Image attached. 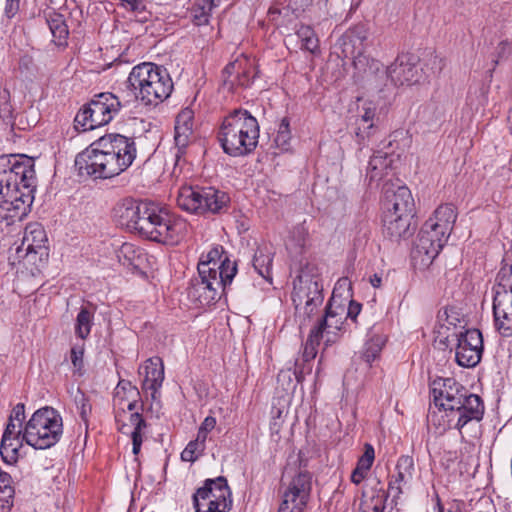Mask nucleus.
<instances>
[{"label":"nucleus","instance_id":"1","mask_svg":"<svg viewBox=\"0 0 512 512\" xmlns=\"http://www.w3.org/2000/svg\"><path fill=\"white\" fill-rule=\"evenodd\" d=\"M117 223L129 232L164 245L175 246L185 237L188 222L152 202L125 198L113 209Z\"/></svg>","mask_w":512,"mask_h":512},{"label":"nucleus","instance_id":"2","mask_svg":"<svg viewBox=\"0 0 512 512\" xmlns=\"http://www.w3.org/2000/svg\"><path fill=\"white\" fill-rule=\"evenodd\" d=\"M117 223L129 232L164 245L175 246L185 237L188 222L152 202L125 198L113 209Z\"/></svg>","mask_w":512,"mask_h":512},{"label":"nucleus","instance_id":"3","mask_svg":"<svg viewBox=\"0 0 512 512\" xmlns=\"http://www.w3.org/2000/svg\"><path fill=\"white\" fill-rule=\"evenodd\" d=\"M136 155L134 138L110 133L98 138L80 152L75 158V167L81 176L109 179L126 171Z\"/></svg>","mask_w":512,"mask_h":512},{"label":"nucleus","instance_id":"4","mask_svg":"<svg viewBox=\"0 0 512 512\" xmlns=\"http://www.w3.org/2000/svg\"><path fill=\"white\" fill-rule=\"evenodd\" d=\"M431 397L436 407L448 417L447 427L461 432L470 421H480L484 415V403L480 396L468 390L454 378L433 382Z\"/></svg>","mask_w":512,"mask_h":512},{"label":"nucleus","instance_id":"5","mask_svg":"<svg viewBox=\"0 0 512 512\" xmlns=\"http://www.w3.org/2000/svg\"><path fill=\"white\" fill-rule=\"evenodd\" d=\"M259 133L257 119L248 110L236 108L223 117L217 139L225 154L243 157L256 149Z\"/></svg>","mask_w":512,"mask_h":512},{"label":"nucleus","instance_id":"6","mask_svg":"<svg viewBox=\"0 0 512 512\" xmlns=\"http://www.w3.org/2000/svg\"><path fill=\"white\" fill-rule=\"evenodd\" d=\"M126 83L135 98L144 105H158L167 99L173 90V82L168 71L152 62L134 66Z\"/></svg>","mask_w":512,"mask_h":512},{"label":"nucleus","instance_id":"7","mask_svg":"<svg viewBox=\"0 0 512 512\" xmlns=\"http://www.w3.org/2000/svg\"><path fill=\"white\" fill-rule=\"evenodd\" d=\"M291 299L295 308V317L302 328L319 311L324 301L323 283L316 264L306 262L300 266L293 280Z\"/></svg>","mask_w":512,"mask_h":512},{"label":"nucleus","instance_id":"8","mask_svg":"<svg viewBox=\"0 0 512 512\" xmlns=\"http://www.w3.org/2000/svg\"><path fill=\"white\" fill-rule=\"evenodd\" d=\"M176 203L188 214L208 218L226 213L231 198L227 192L214 186L184 183L178 188Z\"/></svg>","mask_w":512,"mask_h":512},{"label":"nucleus","instance_id":"9","mask_svg":"<svg viewBox=\"0 0 512 512\" xmlns=\"http://www.w3.org/2000/svg\"><path fill=\"white\" fill-rule=\"evenodd\" d=\"M63 435V419L53 407L36 410L24 425L23 440L34 449H48L56 445Z\"/></svg>","mask_w":512,"mask_h":512},{"label":"nucleus","instance_id":"10","mask_svg":"<svg viewBox=\"0 0 512 512\" xmlns=\"http://www.w3.org/2000/svg\"><path fill=\"white\" fill-rule=\"evenodd\" d=\"M122 103L110 92H102L78 111L74 119V127L78 131H89L110 123L119 113Z\"/></svg>","mask_w":512,"mask_h":512},{"label":"nucleus","instance_id":"11","mask_svg":"<svg viewBox=\"0 0 512 512\" xmlns=\"http://www.w3.org/2000/svg\"><path fill=\"white\" fill-rule=\"evenodd\" d=\"M35 158L25 154L0 156V197L2 200L12 197L14 189H21L22 184L37 182Z\"/></svg>","mask_w":512,"mask_h":512},{"label":"nucleus","instance_id":"12","mask_svg":"<svg viewBox=\"0 0 512 512\" xmlns=\"http://www.w3.org/2000/svg\"><path fill=\"white\" fill-rule=\"evenodd\" d=\"M211 276L193 283V294L197 295L201 305H210L218 301L222 294L226 293L232 280L237 274L236 261L229 256L222 259L215 268H212Z\"/></svg>","mask_w":512,"mask_h":512},{"label":"nucleus","instance_id":"13","mask_svg":"<svg viewBox=\"0 0 512 512\" xmlns=\"http://www.w3.org/2000/svg\"><path fill=\"white\" fill-rule=\"evenodd\" d=\"M196 512H228L232 508L231 490L227 479L219 476L206 479L193 495Z\"/></svg>","mask_w":512,"mask_h":512},{"label":"nucleus","instance_id":"14","mask_svg":"<svg viewBox=\"0 0 512 512\" xmlns=\"http://www.w3.org/2000/svg\"><path fill=\"white\" fill-rule=\"evenodd\" d=\"M282 501L278 512H304L312 490V475L299 470L290 479L286 474L281 481Z\"/></svg>","mask_w":512,"mask_h":512},{"label":"nucleus","instance_id":"15","mask_svg":"<svg viewBox=\"0 0 512 512\" xmlns=\"http://www.w3.org/2000/svg\"><path fill=\"white\" fill-rule=\"evenodd\" d=\"M139 374L144 375L142 390L150 396L151 403L148 410L159 417L162 409L161 387L165 378L164 364L160 357L147 359L139 368Z\"/></svg>","mask_w":512,"mask_h":512},{"label":"nucleus","instance_id":"16","mask_svg":"<svg viewBox=\"0 0 512 512\" xmlns=\"http://www.w3.org/2000/svg\"><path fill=\"white\" fill-rule=\"evenodd\" d=\"M455 347V361L463 368L476 367L483 355V336L479 329L470 328L459 332Z\"/></svg>","mask_w":512,"mask_h":512},{"label":"nucleus","instance_id":"17","mask_svg":"<svg viewBox=\"0 0 512 512\" xmlns=\"http://www.w3.org/2000/svg\"><path fill=\"white\" fill-rule=\"evenodd\" d=\"M48 238L43 226L38 222L27 224L24 230L22 244L17 249L20 254L25 251L23 256L27 262L37 265V256L39 262L47 260L49 251L47 246Z\"/></svg>","mask_w":512,"mask_h":512},{"label":"nucleus","instance_id":"18","mask_svg":"<svg viewBox=\"0 0 512 512\" xmlns=\"http://www.w3.org/2000/svg\"><path fill=\"white\" fill-rule=\"evenodd\" d=\"M421 78V69L414 55L400 54L387 66V80L395 86L414 85L419 83Z\"/></svg>","mask_w":512,"mask_h":512},{"label":"nucleus","instance_id":"19","mask_svg":"<svg viewBox=\"0 0 512 512\" xmlns=\"http://www.w3.org/2000/svg\"><path fill=\"white\" fill-rule=\"evenodd\" d=\"M383 211H390L395 215L414 217L415 203L409 188L406 186H398L396 189L385 188Z\"/></svg>","mask_w":512,"mask_h":512},{"label":"nucleus","instance_id":"20","mask_svg":"<svg viewBox=\"0 0 512 512\" xmlns=\"http://www.w3.org/2000/svg\"><path fill=\"white\" fill-rule=\"evenodd\" d=\"M444 245L440 243L439 239L431 240L428 238L427 228L420 229L411 251L414 266L420 269L429 267Z\"/></svg>","mask_w":512,"mask_h":512},{"label":"nucleus","instance_id":"21","mask_svg":"<svg viewBox=\"0 0 512 512\" xmlns=\"http://www.w3.org/2000/svg\"><path fill=\"white\" fill-rule=\"evenodd\" d=\"M493 317L496 331L503 337L512 336V290L495 291Z\"/></svg>","mask_w":512,"mask_h":512},{"label":"nucleus","instance_id":"22","mask_svg":"<svg viewBox=\"0 0 512 512\" xmlns=\"http://www.w3.org/2000/svg\"><path fill=\"white\" fill-rule=\"evenodd\" d=\"M344 314L345 307L343 305H335V296L333 294L325 306L324 315L318 320L313 329L317 330L321 336L326 332V343L334 342L335 339L329 335H336L337 331L342 329Z\"/></svg>","mask_w":512,"mask_h":512},{"label":"nucleus","instance_id":"23","mask_svg":"<svg viewBox=\"0 0 512 512\" xmlns=\"http://www.w3.org/2000/svg\"><path fill=\"white\" fill-rule=\"evenodd\" d=\"M368 32L364 24H357L349 28L337 41L345 58H352L364 55V43L367 40Z\"/></svg>","mask_w":512,"mask_h":512},{"label":"nucleus","instance_id":"24","mask_svg":"<svg viewBox=\"0 0 512 512\" xmlns=\"http://www.w3.org/2000/svg\"><path fill=\"white\" fill-rule=\"evenodd\" d=\"M413 217L395 215L390 211H383V235L391 241L398 242L409 238L414 232Z\"/></svg>","mask_w":512,"mask_h":512},{"label":"nucleus","instance_id":"25","mask_svg":"<svg viewBox=\"0 0 512 512\" xmlns=\"http://www.w3.org/2000/svg\"><path fill=\"white\" fill-rule=\"evenodd\" d=\"M323 336H321L317 330L313 328L310 330V333L307 337V340L303 346L302 352V361L303 364H299L298 361L295 362V377L298 382H302L306 374H309L312 370L310 362L317 355V348L322 340Z\"/></svg>","mask_w":512,"mask_h":512},{"label":"nucleus","instance_id":"26","mask_svg":"<svg viewBox=\"0 0 512 512\" xmlns=\"http://www.w3.org/2000/svg\"><path fill=\"white\" fill-rule=\"evenodd\" d=\"M139 398H129L125 394L114 392L113 395V407L114 417L117 425V430L122 434H128L126 424L127 411H134L137 407V401Z\"/></svg>","mask_w":512,"mask_h":512},{"label":"nucleus","instance_id":"27","mask_svg":"<svg viewBox=\"0 0 512 512\" xmlns=\"http://www.w3.org/2000/svg\"><path fill=\"white\" fill-rule=\"evenodd\" d=\"M390 163L391 161L388 159L386 153L381 151L374 153L370 157L366 173L369 184L381 181L388 174Z\"/></svg>","mask_w":512,"mask_h":512},{"label":"nucleus","instance_id":"28","mask_svg":"<svg viewBox=\"0 0 512 512\" xmlns=\"http://www.w3.org/2000/svg\"><path fill=\"white\" fill-rule=\"evenodd\" d=\"M456 219V207L452 203H445L438 206L427 221H432V224H437L435 227L441 228L444 232L451 234Z\"/></svg>","mask_w":512,"mask_h":512},{"label":"nucleus","instance_id":"29","mask_svg":"<svg viewBox=\"0 0 512 512\" xmlns=\"http://www.w3.org/2000/svg\"><path fill=\"white\" fill-rule=\"evenodd\" d=\"M46 23L51 31L54 44L62 47L67 46L69 29L64 16L54 11L50 12L46 17Z\"/></svg>","mask_w":512,"mask_h":512},{"label":"nucleus","instance_id":"30","mask_svg":"<svg viewBox=\"0 0 512 512\" xmlns=\"http://www.w3.org/2000/svg\"><path fill=\"white\" fill-rule=\"evenodd\" d=\"M353 65L358 71H363L367 77H374L375 80H387V67H384L379 60L369 58L364 54L356 57Z\"/></svg>","mask_w":512,"mask_h":512},{"label":"nucleus","instance_id":"31","mask_svg":"<svg viewBox=\"0 0 512 512\" xmlns=\"http://www.w3.org/2000/svg\"><path fill=\"white\" fill-rule=\"evenodd\" d=\"M22 115H17L14 117V108L11 104L10 92L7 89H3L0 91V119L3 120L4 123L10 124L11 129L15 130H25L26 126H21Z\"/></svg>","mask_w":512,"mask_h":512},{"label":"nucleus","instance_id":"32","mask_svg":"<svg viewBox=\"0 0 512 512\" xmlns=\"http://www.w3.org/2000/svg\"><path fill=\"white\" fill-rule=\"evenodd\" d=\"M308 239L309 231L304 223H300L291 230L286 248L291 255H301L306 249Z\"/></svg>","mask_w":512,"mask_h":512},{"label":"nucleus","instance_id":"33","mask_svg":"<svg viewBox=\"0 0 512 512\" xmlns=\"http://www.w3.org/2000/svg\"><path fill=\"white\" fill-rule=\"evenodd\" d=\"M227 257L228 254L224 252L222 246L212 248L206 256L202 255L197 267L199 275L197 280H202L205 279V277L211 276L212 268H215L222 259Z\"/></svg>","mask_w":512,"mask_h":512},{"label":"nucleus","instance_id":"34","mask_svg":"<svg viewBox=\"0 0 512 512\" xmlns=\"http://www.w3.org/2000/svg\"><path fill=\"white\" fill-rule=\"evenodd\" d=\"M273 252L268 247H258L253 257L255 271L264 279L272 281Z\"/></svg>","mask_w":512,"mask_h":512},{"label":"nucleus","instance_id":"35","mask_svg":"<svg viewBox=\"0 0 512 512\" xmlns=\"http://www.w3.org/2000/svg\"><path fill=\"white\" fill-rule=\"evenodd\" d=\"M15 489L12 477L0 469V512H10L13 507Z\"/></svg>","mask_w":512,"mask_h":512},{"label":"nucleus","instance_id":"36","mask_svg":"<svg viewBox=\"0 0 512 512\" xmlns=\"http://www.w3.org/2000/svg\"><path fill=\"white\" fill-rule=\"evenodd\" d=\"M296 35L300 41L302 50H306L312 54L320 52L319 39L311 26L301 24L296 30Z\"/></svg>","mask_w":512,"mask_h":512},{"label":"nucleus","instance_id":"37","mask_svg":"<svg viewBox=\"0 0 512 512\" xmlns=\"http://www.w3.org/2000/svg\"><path fill=\"white\" fill-rule=\"evenodd\" d=\"M23 442L25 441L20 438L2 437L0 445V455L2 460L9 465L15 464L18 461L19 450L22 447Z\"/></svg>","mask_w":512,"mask_h":512},{"label":"nucleus","instance_id":"38","mask_svg":"<svg viewBox=\"0 0 512 512\" xmlns=\"http://www.w3.org/2000/svg\"><path fill=\"white\" fill-rule=\"evenodd\" d=\"M386 338L382 335H372L364 344L362 359L369 365L376 360L382 351Z\"/></svg>","mask_w":512,"mask_h":512},{"label":"nucleus","instance_id":"39","mask_svg":"<svg viewBox=\"0 0 512 512\" xmlns=\"http://www.w3.org/2000/svg\"><path fill=\"white\" fill-rule=\"evenodd\" d=\"M94 314L86 307H81L75 323V334L81 339H86L91 332Z\"/></svg>","mask_w":512,"mask_h":512},{"label":"nucleus","instance_id":"40","mask_svg":"<svg viewBox=\"0 0 512 512\" xmlns=\"http://www.w3.org/2000/svg\"><path fill=\"white\" fill-rule=\"evenodd\" d=\"M240 62H243V66L240 70H237L235 81L237 86L246 88L249 87L257 77V70L254 63L246 57L240 59Z\"/></svg>","mask_w":512,"mask_h":512},{"label":"nucleus","instance_id":"41","mask_svg":"<svg viewBox=\"0 0 512 512\" xmlns=\"http://www.w3.org/2000/svg\"><path fill=\"white\" fill-rule=\"evenodd\" d=\"M497 288L495 291H512V260L504 258L497 273Z\"/></svg>","mask_w":512,"mask_h":512},{"label":"nucleus","instance_id":"42","mask_svg":"<svg viewBox=\"0 0 512 512\" xmlns=\"http://www.w3.org/2000/svg\"><path fill=\"white\" fill-rule=\"evenodd\" d=\"M410 483L409 479H406L403 474L396 471L388 483L387 497L391 496L392 502L397 505V500L403 492L402 488Z\"/></svg>","mask_w":512,"mask_h":512},{"label":"nucleus","instance_id":"43","mask_svg":"<svg viewBox=\"0 0 512 512\" xmlns=\"http://www.w3.org/2000/svg\"><path fill=\"white\" fill-rule=\"evenodd\" d=\"M174 130V140L175 146L177 148L176 157L179 158L180 155L185 152V149L190 142V139L193 134V129L175 124Z\"/></svg>","mask_w":512,"mask_h":512},{"label":"nucleus","instance_id":"44","mask_svg":"<svg viewBox=\"0 0 512 512\" xmlns=\"http://www.w3.org/2000/svg\"><path fill=\"white\" fill-rule=\"evenodd\" d=\"M378 131L379 127L377 122L357 123V130L355 134L358 143L362 146H366V142H369L370 139L373 138Z\"/></svg>","mask_w":512,"mask_h":512},{"label":"nucleus","instance_id":"45","mask_svg":"<svg viewBox=\"0 0 512 512\" xmlns=\"http://www.w3.org/2000/svg\"><path fill=\"white\" fill-rule=\"evenodd\" d=\"M205 449L206 446L201 445L200 442L191 440L181 452V460L193 463L204 453Z\"/></svg>","mask_w":512,"mask_h":512},{"label":"nucleus","instance_id":"46","mask_svg":"<svg viewBox=\"0 0 512 512\" xmlns=\"http://www.w3.org/2000/svg\"><path fill=\"white\" fill-rule=\"evenodd\" d=\"M291 139L290 123L287 117L283 118L278 126L277 135L274 139L277 147L287 149Z\"/></svg>","mask_w":512,"mask_h":512},{"label":"nucleus","instance_id":"47","mask_svg":"<svg viewBox=\"0 0 512 512\" xmlns=\"http://www.w3.org/2000/svg\"><path fill=\"white\" fill-rule=\"evenodd\" d=\"M395 470L404 475L406 479L412 481L415 472V463L412 456L402 455L398 458Z\"/></svg>","mask_w":512,"mask_h":512},{"label":"nucleus","instance_id":"48","mask_svg":"<svg viewBox=\"0 0 512 512\" xmlns=\"http://www.w3.org/2000/svg\"><path fill=\"white\" fill-rule=\"evenodd\" d=\"M374 459H375L374 447L371 444L366 443L364 445V453L358 459L356 467L369 472L373 465Z\"/></svg>","mask_w":512,"mask_h":512},{"label":"nucleus","instance_id":"49","mask_svg":"<svg viewBox=\"0 0 512 512\" xmlns=\"http://www.w3.org/2000/svg\"><path fill=\"white\" fill-rule=\"evenodd\" d=\"M376 112L377 107L375 103H373L372 101L364 102L361 109V114L357 119V123L377 122L378 118L376 119Z\"/></svg>","mask_w":512,"mask_h":512},{"label":"nucleus","instance_id":"50","mask_svg":"<svg viewBox=\"0 0 512 512\" xmlns=\"http://www.w3.org/2000/svg\"><path fill=\"white\" fill-rule=\"evenodd\" d=\"M121 253L129 261V264L133 266H138L141 258L144 256L141 250H136L134 245L129 243H124L122 245Z\"/></svg>","mask_w":512,"mask_h":512},{"label":"nucleus","instance_id":"51","mask_svg":"<svg viewBox=\"0 0 512 512\" xmlns=\"http://www.w3.org/2000/svg\"><path fill=\"white\" fill-rule=\"evenodd\" d=\"M128 412V420L130 424H126L129 426V431L142 433V430L147 427L146 421L144 420L142 414L136 411V409L134 411Z\"/></svg>","mask_w":512,"mask_h":512},{"label":"nucleus","instance_id":"52","mask_svg":"<svg viewBox=\"0 0 512 512\" xmlns=\"http://www.w3.org/2000/svg\"><path fill=\"white\" fill-rule=\"evenodd\" d=\"M436 224H432V221H426L421 229H426L428 231V238L431 240L439 239L440 243L445 244L447 242V239L449 237L448 232H444L441 228L435 227Z\"/></svg>","mask_w":512,"mask_h":512},{"label":"nucleus","instance_id":"53","mask_svg":"<svg viewBox=\"0 0 512 512\" xmlns=\"http://www.w3.org/2000/svg\"><path fill=\"white\" fill-rule=\"evenodd\" d=\"M76 404L81 420L87 424L92 411V406L88 397H86L84 393H81L79 397H76Z\"/></svg>","mask_w":512,"mask_h":512},{"label":"nucleus","instance_id":"54","mask_svg":"<svg viewBox=\"0 0 512 512\" xmlns=\"http://www.w3.org/2000/svg\"><path fill=\"white\" fill-rule=\"evenodd\" d=\"M114 392L123 393L129 398H140V392L136 386H134L129 380H119Z\"/></svg>","mask_w":512,"mask_h":512},{"label":"nucleus","instance_id":"55","mask_svg":"<svg viewBox=\"0 0 512 512\" xmlns=\"http://www.w3.org/2000/svg\"><path fill=\"white\" fill-rule=\"evenodd\" d=\"M243 66V62H240V59H236L233 62L228 63L223 71L222 75L224 78V84L227 85L230 83V88H233L235 85V82L233 80H229V78L232 76L233 73H237V70H240V68Z\"/></svg>","mask_w":512,"mask_h":512},{"label":"nucleus","instance_id":"56","mask_svg":"<svg viewBox=\"0 0 512 512\" xmlns=\"http://www.w3.org/2000/svg\"><path fill=\"white\" fill-rule=\"evenodd\" d=\"M24 435V426L19 427V423L15 421L8 420V423L6 425V428L4 430V433L2 437L7 438H20L23 440Z\"/></svg>","mask_w":512,"mask_h":512},{"label":"nucleus","instance_id":"57","mask_svg":"<svg viewBox=\"0 0 512 512\" xmlns=\"http://www.w3.org/2000/svg\"><path fill=\"white\" fill-rule=\"evenodd\" d=\"M194 113L191 109H183L176 117L175 124L193 129Z\"/></svg>","mask_w":512,"mask_h":512},{"label":"nucleus","instance_id":"58","mask_svg":"<svg viewBox=\"0 0 512 512\" xmlns=\"http://www.w3.org/2000/svg\"><path fill=\"white\" fill-rule=\"evenodd\" d=\"M25 418V405L23 403L16 404L10 413L9 420L19 423V427H22Z\"/></svg>","mask_w":512,"mask_h":512},{"label":"nucleus","instance_id":"59","mask_svg":"<svg viewBox=\"0 0 512 512\" xmlns=\"http://www.w3.org/2000/svg\"><path fill=\"white\" fill-rule=\"evenodd\" d=\"M83 355L84 350L82 347L71 348V362L77 371H81L83 368Z\"/></svg>","mask_w":512,"mask_h":512},{"label":"nucleus","instance_id":"60","mask_svg":"<svg viewBox=\"0 0 512 512\" xmlns=\"http://www.w3.org/2000/svg\"><path fill=\"white\" fill-rule=\"evenodd\" d=\"M443 315L449 325L456 326L460 322V314L455 307H446Z\"/></svg>","mask_w":512,"mask_h":512},{"label":"nucleus","instance_id":"61","mask_svg":"<svg viewBox=\"0 0 512 512\" xmlns=\"http://www.w3.org/2000/svg\"><path fill=\"white\" fill-rule=\"evenodd\" d=\"M126 429L128 431L127 435H130L131 439H132V452L134 455H138L141 450L142 443H143L142 433L130 432L129 426Z\"/></svg>","mask_w":512,"mask_h":512},{"label":"nucleus","instance_id":"62","mask_svg":"<svg viewBox=\"0 0 512 512\" xmlns=\"http://www.w3.org/2000/svg\"><path fill=\"white\" fill-rule=\"evenodd\" d=\"M20 0H6L4 13L7 18H13L19 11Z\"/></svg>","mask_w":512,"mask_h":512},{"label":"nucleus","instance_id":"63","mask_svg":"<svg viewBox=\"0 0 512 512\" xmlns=\"http://www.w3.org/2000/svg\"><path fill=\"white\" fill-rule=\"evenodd\" d=\"M361 309L362 305L359 302L350 300L347 311L345 312L346 318H350L352 321L356 322V318L360 314Z\"/></svg>","mask_w":512,"mask_h":512},{"label":"nucleus","instance_id":"64","mask_svg":"<svg viewBox=\"0 0 512 512\" xmlns=\"http://www.w3.org/2000/svg\"><path fill=\"white\" fill-rule=\"evenodd\" d=\"M312 3L313 0H290L289 6L292 8L293 12L300 13L304 12Z\"/></svg>","mask_w":512,"mask_h":512}]
</instances>
